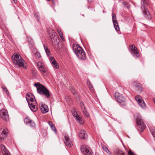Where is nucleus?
I'll use <instances>...</instances> for the list:
<instances>
[{"instance_id":"23","label":"nucleus","mask_w":155,"mask_h":155,"mask_svg":"<svg viewBox=\"0 0 155 155\" xmlns=\"http://www.w3.org/2000/svg\"><path fill=\"white\" fill-rule=\"evenodd\" d=\"M48 124L50 125L51 127V128L52 130H53L55 131V133H56L57 131L56 130L55 127L54 126V125L50 121H48Z\"/></svg>"},{"instance_id":"32","label":"nucleus","mask_w":155,"mask_h":155,"mask_svg":"<svg viewBox=\"0 0 155 155\" xmlns=\"http://www.w3.org/2000/svg\"><path fill=\"white\" fill-rule=\"evenodd\" d=\"M57 31L59 35H60V34H63L62 32L61 31V30L60 29H57Z\"/></svg>"},{"instance_id":"30","label":"nucleus","mask_w":155,"mask_h":155,"mask_svg":"<svg viewBox=\"0 0 155 155\" xmlns=\"http://www.w3.org/2000/svg\"><path fill=\"white\" fill-rule=\"evenodd\" d=\"M87 84H88V85L89 86V88L90 89H91V88H92V85L91 84V83L90 82L88 81H87Z\"/></svg>"},{"instance_id":"1","label":"nucleus","mask_w":155,"mask_h":155,"mask_svg":"<svg viewBox=\"0 0 155 155\" xmlns=\"http://www.w3.org/2000/svg\"><path fill=\"white\" fill-rule=\"evenodd\" d=\"M73 49L80 60H84L86 58V55L82 48L78 45H74L73 47Z\"/></svg>"},{"instance_id":"20","label":"nucleus","mask_w":155,"mask_h":155,"mask_svg":"<svg viewBox=\"0 0 155 155\" xmlns=\"http://www.w3.org/2000/svg\"><path fill=\"white\" fill-rule=\"evenodd\" d=\"M50 59L53 65V67L57 69L58 68L59 66L56 61L54 59V58L52 57H51L50 58Z\"/></svg>"},{"instance_id":"4","label":"nucleus","mask_w":155,"mask_h":155,"mask_svg":"<svg viewBox=\"0 0 155 155\" xmlns=\"http://www.w3.org/2000/svg\"><path fill=\"white\" fill-rule=\"evenodd\" d=\"M136 123L139 127V130L142 132L145 129V125L144 124L141 117L139 114H137L136 118Z\"/></svg>"},{"instance_id":"26","label":"nucleus","mask_w":155,"mask_h":155,"mask_svg":"<svg viewBox=\"0 0 155 155\" xmlns=\"http://www.w3.org/2000/svg\"><path fill=\"white\" fill-rule=\"evenodd\" d=\"M116 155H126L122 151L118 150L115 153Z\"/></svg>"},{"instance_id":"11","label":"nucleus","mask_w":155,"mask_h":155,"mask_svg":"<svg viewBox=\"0 0 155 155\" xmlns=\"http://www.w3.org/2000/svg\"><path fill=\"white\" fill-rule=\"evenodd\" d=\"M130 48L131 49L130 52L132 55L135 58L138 57L139 56V54L134 45H132Z\"/></svg>"},{"instance_id":"9","label":"nucleus","mask_w":155,"mask_h":155,"mask_svg":"<svg viewBox=\"0 0 155 155\" xmlns=\"http://www.w3.org/2000/svg\"><path fill=\"white\" fill-rule=\"evenodd\" d=\"M49 36L51 39L52 42L53 43H54L55 42H57L58 36L57 35L55 31L51 29L49 32Z\"/></svg>"},{"instance_id":"17","label":"nucleus","mask_w":155,"mask_h":155,"mask_svg":"<svg viewBox=\"0 0 155 155\" xmlns=\"http://www.w3.org/2000/svg\"><path fill=\"white\" fill-rule=\"evenodd\" d=\"M1 148L3 155H11L9 152L7 150L4 145L2 144L1 146Z\"/></svg>"},{"instance_id":"15","label":"nucleus","mask_w":155,"mask_h":155,"mask_svg":"<svg viewBox=\"0 0 155 155\" xmlns=\"http://www.w3.org/2000/svg\"><path fill=\"white\" fill-rule=\"evenodd\" d=\"M2 130V132L0 134V139L1 141L4 140L8 133V130L6 128H4Z\"/></svg>"},{"instance_id":"18","label":"nucleus","mask_w":155,"mask_h":155,"mask_svg":"<svg viewBox=\"0 0 155 155\" xmlns=\"http://www.w3.org/2000/svg\"><path fill=\"white\" fill-rule=\"evenodd\" d=\"M40 108L41 111L44 114L46 113L48 111L47 106L43 104H41Z\"/></svg>"},{"instance_id":"21","label":"nucleus","mask_w":155,"mask_h":155,"mask_svg":"<svg viewBox=\"0 0 155 155\" xmlns=\"http://www.w3.org/2000/svg\"><path fill=\"white\" fill-rule=\"evenodd\" d=\"M79 136L81 139H85L87 136L85 130H81L79 133Z\"/></svg>"},{"instance_id":"27","label":"nucleus","mask_w":155,"mask_h":155,"mask_svg":"<svg viewBox=\"0 0 155 155\" xmlns=\"http://www.w3.org/2000/svg\"><path fill=\"white\" fill-rule=\"evenodd\" d=\"M82 112L84 116L86 117H88L89 116V115L87 111L85 110H83Z\"/></svg>"},{"instance_id":"31","label":"nucleus","mask_w":155,"mask_h":155,"mask_svg":"<svg viewBox=\"0 0 155 155\" xmlns=\"http://www.w3.org/2000/svg\"><path fill=\"white\" fill-rule=\"evenodd\" d=\"M2 88L4 90V91H5L7 94H8L9 93V92L8 91V90L5 87H2Z\"/></svg>"},{"instance_id":"7","label":"nucleus","mask_w":155,"mask_h":155,"mask_svg":"<svg viewBox=\"0 0 155 155\" xmlns=\"http://www.w3.org/2000/svg\"><path fill=\"white\" fill-rule=\"evenodd\" d=\"M0 117L5 121H7L8 120V115L5 109H3L0 110Z\"/></svg>"},{"instance_id":"22","label":"nucleus","mask_w":155,"mask_h":155,"mask_svg":"<svg viewBox=\"0 0 155 155\" xmlns=\"http://www.w3.org/2000/svg\"><path fill=\"white\" fill-rule=\"evenodd\" d=\"M30 109L33 112H35L37 110V107L33 104L32 103H28Z\"/></svg>"},{"instance_id":"39","label":"nucleus","mask_w":155,"mask_h":155,"mask_svg":"<svg viewBox=\"0 0 155 155\" xmlns=\"http://www.w3.org/2000/svg\"><path fill=\"white\" fill-rule=\"evenodd\" d=\"M91 0H88V2H91Z\"/></svg>"},{"instance_id":"37","label":"nucleus","mask_w":155,"mask_h":155,"mask_svg":"<svg viewBox=\"0 0 155 155\" xmlns=\"http://www.w3.org/2000/svg\"><path fill=\"white\" fill-rule=\"evenodd\" d=\"M14 1V2L15 3H16L17 2V0H13Z\"/></svg>"},{"instance_id":"3","label":"nucleus","mask_w":155,"mask_h":155,"mask_svg":"<svg viewBox=\"0 0 155 155\" xmlns=\"http://www.w3.org/2000/svg\"><path fill=\"white\" fill-rule=\"evenodd\" d=\"M12 59L13 63L16 66L24 67V60L19 54H14Z\"/></svg>"},{"instance_id":"2","label":"nucleus","mask_w":155,"mask_h":155,"mask_svg":"<svg viewBox=\"0 0 155 155\" xmlns=\"http://www.w3.org/2000/svg\"><path fill=\"white\" fill-rule=\"evenodd\" d=\"M36 88L37 92L41 95H43L46 98H48L50 96L49 91L43 85L38 83L34 84Z\"/></svg>"},{"instance_id":"40","label":"nucleus","mask_w":155,"mask_h":155,"mask_svg":"<svg viewBox=\"0 0 155 155\" xmlns=\"http://www.w3.org/2000/svg\"><path fill=\"white\" fill-rule=\"evenodd\" d=\"M154 102H155V101H154Z\"/></svg>"},{"instance_id":"13","label":"nucleus","mask_w":155,"mask_h":155,"mask_svg":"<svg viewBox=\"0 0 155 155\" xmlns=\"http://www.w3.org/2000/svg\"><path fill=\"white\" fill-rule=\"evenodd\" d=\"M112 20L114 24V26L117 31H119L120 28L119 26L117 21L116 19V15L113 13L112 14Z\"/></svg>"},{"instance_id":"14","label":"nucleus","mask_w":155,"mask_h":155,"mask_svg":"<svg viewBox=\"0 0 155 155\" xmlns=\"http://www.w3.org/2000/svg\"><path fill=\"white\" fill-rule=\"evenodd\" d=\"M146 1L145 0H143L142 1V4H143V5L142 6V8H143L144 10L143 11V13L144 15L145 16V17L147 18H149L150 17V14L149 12V11L145 8V6L144 5L145 4Z\"/></svg>"},{"instance_id":"8","label":"nucleus","mask_w":155,"mask_h":155,"mask_svg":"<svg viewBox=\"0 0 155 155\" xmlns=\"http://www.w3.org/2000/svg\"><path fill=\"white\" fill-rule=\"evenodd\" d=\"M64 142L65 145L69 148L71 147L73 145L72 140L70 139L67 134L64 135Z\"/></svg>"},{"instance_id":"6","label":"nucleus","mask_w":155,"mask_h":155,"mask_svg":"<svg viewBox=\"0 0 155 155\" xmlns=\"http://www.w3.org/2000/svg\"><path fill=\"white\" fill-rule=\"evenodd\" d=\"M39 70L40 71L41 73L44 75L46 74L47 70L46 67L44 64L41 62L38 61L37 63Z\"/></svg>"},{"instance_id":"34","label":"nucleus","mask_w":155,"mask_h":155,"mask_svg":"<svg viewBox=\"0 0 155 155\" xmlns=\"http://www.w3.org/2000/svg\"><path fill=\"white\" fill-rule=\"evenodd\" d=\"M128 154L129 155H135L130 150H129Z\"/></svg>"},{"instance_id":"28","label":"nucleus","mask_w":155,"mask_h":155,"mask_svg":"<svg viewBox=\"0 0 155 155\" xmlns=\"http://www.w3.org/2000/svg\"><path fill=\"white\" fill-rule=\"evenodd\" d=\"M44 48L46 54L48 55H49L50 54V52L47 48H46L45 45H44Z\"/></svg>"},{"instance_id":"19","label":"nucleus","mask_w":155,"mask_h":155,"mask_svg":"<svg viewBox=\"0 0 155 155\" xmlns=\"http://www.w3.org/2000/svg\"><path fill=\"white\" fill-rule=\"evenodd\" d=\"M73 116L76 119L78 120L79 122L81 124H83V120L81 117L78 115L76 112L74 111L72 114Z\"/></svg>"},{"instance_id":"16","label":"nucleus","mask_w":155,"mask_h":155,"mask_svg":"<svg viewBox=\"0 0 155 155\" xmlns=\"http://www.w3.org/2000/svg\"><path fill=\"white\" fill-rule=\"evenodd\" d=\"M24 121L27 124L29 125L31 127H34L35 126V124L34 121L31 120L29 117H26Z\"/></svg>"},{"instance_id":"24","label":"nucleus","mask_w":155,"mask_h":155,"mask_svg":"<svg viewBox=\"0 0 155 155\" xmlns=\"http://www.w3.org/2000/svg\"><path fill=\"white\" fill-rule=\"evenodd\" d=\"M104 151L106 152L109 155L111 154V153L110 152L107 148L105 146H103L102 147Z\"/></svg>"},{"instance_id":"5","label":"nucleus","mask_w":155,"mask_h":155,"mask_svg":"<svg viewBox=\"0 0 155 155\" xmlns=\"http://www.w3.org/2000/svg\"><path fill=\"white\" fill-rule=\"evenodd\" d=\"M81 152L85 155H93L92 150L86 145H82L81 147Z\"/></svg>"},{"instance_id":"36","label":"nucleus","mask_w":155,"mask_h":155,"mask_svg":"<svg viewBox=\"0 0 155 155\" xmlns=\"http://www.w3.org/2000/svg\"><path fill=\"white\" fill-rule=\"evenodd\" d=\"M29 101H30L31 102H33L34 101V99L32 97H31L29 99Z\"/></svg>"},{"instance_id":"25","label":"nucleus","mask_w":155,"mask_h":155,"mask_svg":"<svg viewBox=\"0 0 155 155\" xmlns=\"http://www.w3.org/2000/svg\"><path fill=\"white\" fill-rule=\"evenodd\" d=\"M32 95L30 93H28L26 96V98L28 103L29 102V99L32 97Z\"/></svg>"},{"instance_id":"33","label":"nucleus","mask_w":155,"mask_h":155,"mask_svg":"<svg viewBox=\"0 0 155 155\" xmlns=\"http://www.w3.org/2000/svg\"><path fill=\"white\" fill-rule=\"evenodd\" d=\"M60 37L61 38L62 40L63 41H64V38L63 37V34H60Z\"/></svg>"},{"instance_id":"10","label":"nucleus","mask_w":155,"mask_h":155,"mask_svg":"<svg viewBox=\"0 0 155 155\" xmlns=\"http://www.w3.org/2000/svg\"><path fill=\"white\" fill-rule=\"evenodd\" d=\"M135 99L138 104L141 108H145V104L144 101L142 100L141 96L137 95L135 97Z\"/></svg>"},{"instance_id":"12","label":"nucleus","mask_w":155,"mask_h":155,"mask_svg":"<svg viewBox=\"0 0 155 155\" xmlns=\"http://www.w3.org/2000/svg\"><path fill=\"white\" fill-rule=\"evenodd\" d=\"M114 96L115 99L118 102H119L120 104L124 103L125 101V98H124L119 93H116L115 94Z\"/></svg>"},{"instance_id":"29","label":"nucleus","mask_w":155,"mask_h":155,"mask_svg":"<svg viewBox=\"0 0 155 155\" xmlns=\"http://www.w3.org/2000/svg\"><path fill=\"white\" fill-rule=\"evenodd\" d=\"M81 108L82 111L84 110H86L85 107L84 105L83 102H82L81 104Z\"/></svg>"},{"instance_id":"38","label":"nucleus","mask_w":155,"mask_h":155,"mask_svg":"<svg viewBox=\"0 0 155 155\" xmlns=\"http://www.w3.org/2000/svg\"><path fill=\"white\" fill-rule=\"evenodd\" d=\"M0 105L2 106H3V105H2V104H0Z\"/></svg>"},{"instance_id":"35","label":"nucleus","mask_w":155,"mask_h":155,"mask_svg":"<svg viewBox=\"0 0 155 155\" xmlns=\"http://www.w3.org/2000/svg\"><path fill=\"white\" fill-rule=\"evenodd\" d=\"M35 55L38 58H40L41 57L40 55V54H39V53H38V52L37 53L35 54Z\"/></svg>"}]
</instances>
